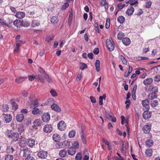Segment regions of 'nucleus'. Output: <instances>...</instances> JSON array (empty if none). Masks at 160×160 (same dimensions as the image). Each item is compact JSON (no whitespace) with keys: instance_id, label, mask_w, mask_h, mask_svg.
<instances>
[{"instance_id":"obj_50","label":"nucleus","mask_w":160,"mask_h":160,"mask_svg":"<svg viewBox=\"0 0 160 160\" xmlns=\"http://www.w3.org/2000/svg\"><path fill=\"white\" fill-rule=\"evenodd\" d=\"M152 93H154L156 95L158 92V88L157 87H153L152 89Z\"/></svg>"},{"instance_id":"obj_18","label":"nucleus","mask_w":160,"mask_h":160,"mask_svg":"<svg viewBox=\"0 0 160 160\" xmlns=\"http://www.w3.org/2000/svg\"><path fill=\"white\" fill-rule=\"evenodd\" d=\"M22 151V152L23 157L27 158L30 156V151L28 150V148H26L23 149Z\"/></svg>"},{"instance_id":"obj_9","label":"nucleus","mask_w":160,"mask_h":160,"mask_svg":"<svg viewBox=\"0 0 160 160\" xmlns=\"http://www.w3.org/2000/svg\"><path fill=\"white\" fill-rule=\"evenodd\" d=\"M42 119L44 122H48L50 120V117L48 113H45L42 116Z\"/></svg>"},{"instance_id":"obj_56","label":"nucleus","mask_w":160,"mask_h":160,"mask_svg":"<svg viewBox=\"0 0 160 160\" xmlns=\"http://www.w3.org/2000/svg\"><path fill=\"white\" fill-rule=\"evenodd\" d=\"M30 25V23L28 22H22V26L24 27H28Z\"/></svg>"},{"instance_id":"obj_46","label":"nucleus","mask_w":160,"mask_h":160,"mask_svg":"<svg viewBox=\"0 0 160 160\" xmlns=\"http://www.w3.org/2000/svg\"><path fill=\"white\" fill-rule=\"evenodd\" d=\"M5 160H13V156L10 154H7L5 156Z\"/></svg>"},{"instance_id":"obj_6","label":"nucleus","mask_w":160,"mask_h":160,"mask_svg":"<svg viewBox=\"0 0 160 160\" xmlns=\"http://www.w3.org/2000/svg\"><path fill=\"white\" fill-rule=\"evenodd\" d=\"M47 152L43 150L40 151L37 154L38 157L42 159L46 158L47 157Z\"/></svg>"},{"instance_id":"obj_64","label":"nucleus","mask_w":160,"mask_h":160,"mask_svg":"<svg viewBox=\"0 0 160 160\" xmlns=\"http://www.w3.org/2000/svg\"><path fill=\"white\" fill-rule=\"evenodd\" d=\"M9 109L8 107V105L5 104L3 106L2 109L4 111L6 112Z\"/></svg>"},{"instance_id":"obj_4","label":"nucleus","mask_w":160,"mask_h":160,"mask_svg":"<svg viewBox=\"0 0 160 160\" xmlns=\"http://www.w3.org/2000/svg\"><path fill=\"white\" fill-rule=\"evenodd\" d=\"M66 124L63 121H61L58 124L57 127L58 129L61 131L65 130L66 128Z\"/></svg>"},{"instance_id":"obj_16","label":"nucleus","mask_w":160,"mask_h":160,"mask_svg":"<svg viewBox=\"0 0 160 160\" xmlns=\"http://www.w3.org/2000/svg\"><path fill=\"white\" fill-rule=\"evenodd\" d=\"M122 43L126 46L129 45L131 43V41L129 38L127 37L123 38L122 40Z\"/></svg>"},{"instance_id":"obj_42","label":"nucleus","mask_w":160,"mask_h":160,"mask_svg":"<svg viewBox=\"0 0 160 160\" xmlns=\"http://www.w3.org/2000/svg\"><path fill=\"white\" fill-rule=\"evenodd\" d=\"M157 95L153 93H151L150 94L148 95V98L150 99H153L155 98H157Z\"/></svg>"},{"instance_id":"obj_47","label":"nucleus","mask_w":160,"mask_h":160,"mask_svg":"<svg viewBox=\"0 0 160 160\" xmlns=\"http://www.w3.org/2000/svg\"><path fill=\"white\" fill-rule=\"evenodd\" d=\"M158 102L157 100H153L151 102V105L153 107H156L158 104Z\"/></svg>"},{"instance_id":"obj_1","label":"nucleus","mask_w":160,"mask_h":160,"mask_svg":"<svg viewBox=\"0 0 160 160\" xmlns=\"http://www.w3.org/2000/svg\"><path fill=\"white\" fill-rule=\"evenodd\" d=\"M6 135L8 138L11 139V141L13 142L17 141L19 138L18 133L12 130H8L6 132Z\"/></svg>"},{"instance_id":"obj_19","label":"nucleus","mask_w":160,"mask_h":160,"mask_svg":"<svg viewBox=\"0 0 160 160\" xmlns=\"http://www.w3.org/2000/svg\"><path fill=\"white\" fill-rule=\"evenodd\" d=\"M143 131L144 133H148L151 129V127L148 125H145L143 128Z\"/></svg>"},{"instance_id":"obj_62","label":"nucleus","mask_w":160,"mask_h":160,"mask_svg":"<svg viewBox=\"0 0 160 160\" xmlns=\"http://www.w3.org/2000/svg\"><path fill=\"white\" fill-rule=\"evenodd\" d=\"M72 146H74V148H78L79 147V143L77 141H75L74 142V143L72 144Z\"/></svg>"},{"instance_id":"obj_53","label":"nucleus","mask_w":160,"mask_h":160,"mask_svg":"<svg viewBox=\"0 0 160 160\" xmlns=\"http://www.w3.org/2000/svg\"><path fill=\"white\" fill-rule=\"evenodd\" d=\"M154 80L156 82H159L160 81V75H156L154 77Z\"/></svg>"},{"instance_id":"obj_14","label":"nucleus","mask_w":160,"mask_h":160,"mask_svg":"<svg viewBox=\"0 0 160 160\" xmlns=\"http://www.w3.org/2000/svg\"><path fill=\"white\" fill-rule=\"evenodd\" d=\"M67 151L68 154L73 155L76 153V150L74 147H71Z\"/></svg>"},{"instance_id":"obj_24","label":"nucleus","mask_w":160,"mask_h":160,"mask_svg":"<svg viewBox=\"0 0 160 160\" xmlns=\"http://www.w3.org/2000/svg\"><path fill=\"white\" fill-rule=\"evenodd\" d=\"M22 21L19 19H17L13 22V25L17 28L22 26Z\"/></svg>"},{"instance_id":"obj_15","label":"nucleus","mask_w":160,"mask_h":160,"mask_svg":"<svg viewBox=\"0 0 160 160\" xmlns=\"http://www.w3.org/2000/svg\"><path fill=\"white\" fill-rule=\"evenodd\" d=\"M33 127H35L36 129L38 127H40L41 125V121L40 119H37L35 120L33 122Z\"/></svg>"},{"instance_id":"obj_7","label":"nucleus","mask_w":160,"mask_h":160,"mask_svg":"<svg viewBox=\"0 0 160 160\" xmlns=\"http://www.w3.org/2000/svg\"><path fill=\"white\" fill-rule=\"evenodd\" d=\"M3 119L6 123L10 122L12 119V117L11 114H3Z\"/></svg>"},{"instance_id":"obj_22","label":"nucleus","mask_w":160,"mask_h":160,"mask_svg":"<svg viewBox=\"0 0 160 160\" xmlns=\"http://www.w3.org/2000/svg\"><path fill=\"white\" fill-rule=\"evenodd\" d=\"M28 145L30 147H32L35 144V140L34 139L30 138L27 142Z\"/></svg>"},{"instance_id":"obj_58","label":"nucleus","mask_w":160,"mask_h":160,"mask_svg":"<svg viewBox=\"0 0 160 160\" xmlns=\"http://www.w3.org/2000/svg\"><path fill=\"white\" fill-rule=\"evenodd\" d=\"M28 91L23 90L22 91V95L24 98L27 97L28 96Z\"/></svg>"},{"instance_id":"obj_59","label":"nucleus","mask_w":160,"mask_h":160,"mask_svg":"<svg viewBox=\"0 0 160 160\" xmlns=\"http://www.w3.org/2000/svg\"><path fill=\"white\" fill-rule=\"evenodd\" d=\"M0 23H1L2 25H4L5 26L9 27L10 26L8 24L5 23L2 19L0 18Z\"/></svg>"},{"instance_id":"obj_17","label":"nucleus","mask_w":160,"mask_h":160,"mask_svg":"<svg viewBox=\"0 0 160 160\" xmlns=\"http://www.w3.org/2000/svg\"><path fill=\"white\" fill-rule=\"evenodd\" d=\"M67 151L65 149H63L60 150L59 154L60 157H65L67 156Z\"/></svg>"},{"instance_id":"obj_31","label":"nucleus","mask_w":160,"mask_h":160,"mask_svg":"<svg viewBox=\"0 0 160 160\" xmlns=\"http://www.w3.org/2000/svg\"><path fill=\"white\" fill-rule=\"evenodd\" d=\"M95 66L96 71L98 72L100 70V61L99 60H96L95 63Z\"/></svg>"},{"instance_id":"obj_20","label":"nucleus","mask_w":160,"mask_h":160,"mask_svg":"<svg viewBox=\"0 0 160 160\" xmlns=\"http://www.w3.org/2000/svg\"><path fill=\"white\" fill-rule=\"evenodd\" d=\"M153 82L152 78H147L144 80L143 83L145 86H148L150 84Z\"/></svg>"},{"instance_id":"obj_48","label":"nucleus","mask_w":160,"mask_h":160,"mask_svg":"<svg viewBox=\"0 0 160 160\" xmlns=\"http://www.w3.org/2000/svg\"><path fill=\"white\" fill-rule=\"evenodd\" d=\"M62 144L65 147H69L70 146V142L68 140H65L63 142Z\"/></svg>"},{"instance_id":"obj_23","label":"nucleus","mask_w":160,"mask_h":160,"mask_svg":"<svg viewBox=\"0 0 160 160\" xmlns=\"http://www.w3.org/2000/svg\"><path fill=\"white\" fill-rule=\"evenodd\" d=\"M16 118L17 121L21 122L24 119V116L23 114L21 113L17 115Z\"/></svg>"},{"instance_id":"obj_44","label":"nucleus","mask_w":160,"mask_h":160,"mask_svg":"<svg viewBox=\"0 0 160 160\" xmlns=\"http://www.w3.org/2000/svg\"><path fill=\"white\" fill-rule=\"evenodd\" d=\"M76 134V132L75 130H72L70 131L68 134V136L70 138L74 137Z\"/></svg>"},{"instance_id":"obj_25","label":"nucleus","mask_w":160,"mask_h":160,"mask_svg":"<svg viewBox=\"0 0 160 160\" xmlns=\"http://www.w3.org/2000/svg\"><path fill=\"white\" fill-rule=\"evenodd\" d=\"M15 150V149H14L13 146L12 145L7 146L6 149V152L8 153H12Z\"/></svg>"},{"instance_id":"obj_13","label":"nucleus","mask_w":160,"mask_h":160,"mask_svg":"<svg viewBox=\"0 0 160 160\" xmlns=\"http://www.w3.org/2000/svg\"><path fill=\"white\" fill-rule=\"evenodd\" d=\"M25 16V13L23 12H16L15 16L18 18L21 19L24 18Z\"/></svg>"},{"instance_id":"obj_30","label":"nucleus","mask_w":160,"mask_h":160,"mask_svg":"<svg viewBox=\"0 0 160 160\" xmlns=\"http://www.w3.org/2000/svg\"><path fill=\"white\" fill-rule=\"evenodd\" d=\"M106 95L105 94L103 95L102 96H100L99 97V104L100 105H102L103 104V99L105 100L106 98Z\"/></svg>"},{"instance_id":"obj_43","label":"nucleus","mask_w":160,"mask_h":160,"mask_svg":"<svg viewBox=\"0 0 160 160\" xmlns=\"http://www.w3.org/2000/svg\"><path fill=\"white\" fill-rule=\"evenodd\" d=\"M39 110L37 107L33 108L32 110V113L34 115H37L39 113Z\"/></svg>"},{"instance_id":"obj_29","label":"nucleus","mask_w":160,"mask_h":160,"mask_svg":"<svg viewBox=\"0 0 160 160\" xmlns=\"http://www.w3.org/2000/svg\"><path fill=\"white\" fill-rule=\"evenodd\" d=\"M18 131L21 134L24 132V129L23 126L22 124H19L18 126Z\"/></svg>"},{"instance_id":"obj_12","label":"nucleus","mask_w":160,"mask_h":160,"mask_svg":"<svg viewBox=\"0 0 160 160\" xmlns=\"http://www.w3.org/2000/svg\"><path fill=\"white\" fill-rule=\"evenodd\" d=\"M52 110L58 112H60L61 111V109L59 106L55 103H53L51 106Z\"/></svg>"},{"instance_id":"obj_10","label":"nucleus","mask_w":160,"mask_h":160,"mask_svg":"<svg viewBox=\"0 0 160 160\" xmlns=\"http://www.w3.org/2000/svg\"><path fill=\"white\" fill-rule=\"evenodd\" d=\"M151 115L152 113L148 111H146V109L142 114L143 118L145 120L149 119L151 117Z\"/></svg>"},{"instance_id":"obj_40","label":"nucleus","mask_w":160,"mask_h":160,"mask_svg":"<svg viewBox=\"0 0 160 160\" xmlns=\"http://www.w3.org/2000/svg\"><path fill=\"white\" fill-rule=\"evenodd\" d=\"M132 71V67L129 66V69L128 72H126L124 75V77H127L129 76V74H130Z\"/></svg>"},{"instance_id":"obj_2","label":"nucleus","mask_w":160,"mask_h":160,"mask_svg":"<svg viewBox=\"0 0 160 160\" xmlns=\"http://www.w3.org/2000/svg\"><path fill=\"white\" fill-rule=\"evenodd\" d=\"M106 45L108 49L110 51H112L114 48V43L112 42L110 39H108L106 40Z\"/></svg>"},{"instance_id":"obj_3","label":"nucleus","mask_w":160,"mask_h":160,"mask_svg":"<svg viewBox=\"0 0 160 160\" xmlns=\"http://www.w3.org/2000/svg\"><path fill=\"white\" fill-rule=\"evenodd\" d=\"M105 117L111 120L112 122H115L116 121V117L113 116L112 113H110L108 111L106 112Z\"/></svg>"},{"instance_id":"obj_55","label":"nucleus","mask_w":160,"mask_h":160,"mask_svg":"<svg viewBox=\"0 0 160 160\" xmlns=\"http://www.w3.org/2000/svg\"><path fill=\"white\" fill-rule=\"evenodd\" d=\"M28 77L29 81H32L35 78H36V75H34V74L29 75Z\"/></svg>"},{"instance_id":"obj_63","label":"nucleus","mask_w":160,"mask_h":160,"mask_svg":"<svg viewBox=\"0 0 160 160\" xmlns=\"http://www.w3.org/2000/svg\"><path fill=\"white\" fill-rule=\"evenodd\" d=\"M32 105L35 107H37L38 106V99H36L33 103H32Z\"/></svg>"},{"instance_id":"obj_45","label":"nucleus","mask_w":160,"mask_h":160,"mask_svg":"<svg viewBox=\"0 0 160 160\" xmlns=\"http://www.w3.org/2000/svg\"><path fill=\"white\" fill-rule=\"evenodd\" d=\"M79 68L80 69L83 70L87 68V65L84 63H81Z\"/></svg>"},{"instance_id":"obj_8","label":"nucleus","mask_w":160,"mask_h":160,"mask_svg":"<svg viewBox=\"0 0 160 160\" xmlns=\"http://www.w3.org/2000/svg\"><path fill=\"white\" fill-rule=\"evenodd\" d=\"M43 130L44 132L49 133L52 130V126L51 124H47L44 126Z\"/></svg>"},{"instance_id":"obj_35","label":"nucleus","mask_w":160,"mask_h":160,"mask_svg":"<svg viewBox=\"0 0 160 160\" xmlns=\"http://www.w3.org/2000/svg\"><path fill=\"white\" fill-rule=\"evenodd\" d=\"M117 20L121 24L125 22V18L122 16H120L118 18Z\"/></svg>"},{"instance_id":"obj_33","label":"nucleus","mask_w":160,"mask_h":160,"mask_svg":"<svg viewBox=\"0 0 160 160\" xmlns=\"http://www.w3.org/2000/svg\"><path fill=\"white\" fill-rule=\"evenodd\" d=\"M125 35L124 33L122 32H119L117 35V38L118 40H121L124 38Z\"/></svg>"},{"instance_id":"obj_21","label":"nucleus","mask_w":160,"mask_h":160,"mask_svg":"<svg viewBox=\"0 0 160 160\" xmlns=\"http://www.w3.org/2000/svg\"><path fill=\"white\" fill-rule=\"evenodd\" d=\"M134 9L132 6L130 7L126 11V13L128 16H131L133 14Z\"/></svg>"},{"instance_id":"obj_37","label":"nucleus","mask_w":160,"mask_h":160,"mask_svg":"<svg viewBox=\"0 0 160 160\" xmlns=\"http://www.w3.org/2000/svg\"><path fill=\"white\" fill-rule=\"evenodd\" d=\"M145 153L147 156L150 157L152 155V150L150 149H147Z\"/></svg>"},{"instance_id":"obj_36","label":"nucleus","mask_w":160,"mask_h":160,"mask_svg":"<svg viewBox=\"0 0 160 160\" xmlns=\"http://www.w3.org/2000/svg\"><path fill=\"white\" fill-rule=\"evenodd\" d=\"M58 20L56 16H53L51 19V22L54 24H56L58 22Z\"/></svg>"},{"instance_id":"obj_39","label":"nucleus","mask_w":160,"mask_h":160,"mask_svg":"<svg viewBox=\"0 0 160 160\" xmlns=\"http://www.w3.org/2000/svg\"><path fill=\"white\" fill-rule=\"evenodd\" d=\"M44 77L45 79L49 83H52V80L51 78L49 77L47 73H46L44 75Z\"/></svg>"},{"instance_id":"obj_52","label":"nucleus","mask_w":160,"mask_h":160,"mask_svg":"<svg viewBox=\"0 0 160 160\" xmlns=\"http://www.w3.org/2000/svg\"><path fill=\"white\" fill-rule=\"evenodd\" d=\"M12 107L13 109L16 110L18 108V106L16 102H13L12 103Z\"/></svg>"},{"instance_id":"obj_54","label":"nucleus","mask_w":160,"mask_h":160,"mask_svg":"<svg viewBox=\"0 0 160 160\" xmlns=\"http://www.w3.org/2000/svg\"><path fill=\"white\" fill-rule=\"evenodd\" d=\"M146 144L148 147H149L152 146L153 142L152 140H148L146 142Z\"/></svg>"},{"instance_id":"obj_27","label":"nucleus","mask_w":160,"mask_h":160,"mask_svg":"<svg viewBox=\"0 0 160 160\" xmlns=\"http://www.w3.org/2000/svg\"><path fill=\"white\" fill-rule=\"evenodd\" d=\"M122 144L120 150L122 153H125L126 151V143L124 141L122 142Z\"/></svg>"},{"instance_id":"obj_60","label":"nucleus","mask_w":160,"mask_h":160,"mask_svg":"<svg viewBox=\"0 0 160 160\" xmlns=\"http://www.w3.org/2000/svg\"><path fill=\"white\" fill-rule=\"evenodd\" d=\"M38 71L41 74H43L44 75H45V74H46V73H47L45 72V71L41 67H40L39 68Z\"/></svg>"},{"instance_id":"obj_26","label":"nucleus","mask_w":160,"mask_h":160,"mask_svg":"<svg viewBox=\"0 0 160 160\" xmlns=\"http://www.w3.org/2000/svg\"><path fill=\"white\" fill-rule=\"evenodd\" d=\"M27 78V77H20L18 78H16L15 80V82L17 83H21L22 82L25 80Z\"/></svg>"},{"instance_id":"obj_32","label":"nucleus","mask_w":160,"mask_h":160,"mask_svg":"<svg viewBox=\"0 0 160 160\" xmlns=\"http://www.w3.org/2000/svg\"><path fill=\"white\" fill-rule=\"evenodd\" d=\"M36 79H38V82H41L43 83L45 82V80L42 76L40 74L36 75Z\"/></svg>"},{"instance_id":"obj_61","label":"nucleus","mask_w":160,"mask_h":160,"mask_svg":"<svg viewBox=\"0 0 160 160\" xmlns=\"http://www.w3.org/2000/svg\"><path fill=\"white\" fill-rule=\"evenodd\" d=\"M125 5L124 4H122L121 3L118 4L117 7L119 10H121L125 6Z\"/></svg>"},{"instance_id":"obj_11","label":"nucleus","mask_w":160,"mask_h":160,"mask_svg":"<svg viewBox=\"0 0 160 160\" xmlns=\"http://www.w3.org/2000/svg\"><path fill=\"white\" fill-rule=\"evenodd\" d=\"M80 137L82 142L84 144H86L87 142L86 136L85 135L84 131L83 129H82L80 133Z\"/></svg>"},{"instance_id":"obj_57","label":"nucleus","mask_w":160,"mask_h":160,"mask_svg":"<svg viewBox=\"0 0 160 160\" xmlns=\"http://www.w3.org/2000/svg\"><path fill=\"white\" fill-rule=\"evenodd\" d=\"M50 92L51 93L52 96L53 97H55L57 96V92L54 90L51 89Z\"/></svg>"},{"instance_id":"obj_51","label":"nucleus","mask_w":160,"mask_h":160,"mask_svg":"<svg viewBox=\"0 0 160 160\" xmlns=\"http://www.w3.org/2000/svg\"><path fill=\"white\" fill-rule=\"evenodd\" d=\"M110 19L109 18H107L106 20V23L105 25V28L107 29H108L110 27Z\"/></svg>"},{"instance_id":"obj_49","label":"nucleus","mask_w":160,"mask_h":160,"mask_svg":"<svg viewBox=\"0 0 160 160\" xmlns=\"http://www.w3.org/2000/svg\"><path fill=\"white\" fill-rule=\"evenodd\" d=\"M82 155L80 152L77 153L75 157L76 160H82Z\"/></svg>"},{"instance_id":"obj_34","label":"nucleus","mask_w":160,"mask_h":160,"mask_svg":"<svg viewBox=\"0 0 160 160\" xmlns=\"http://www.w3.org/2000/svg\"><path fill=\"white\" fill-rule=\"evenodd\" d=\"M130 3V5L131 6L138 4V0H129L127 2V3Z\"/></svg>"},{"instance_id":"obj_5","label":"nucleus","mask_w":160,"mask_h":160,"mask_svg":"<svg viewBox=\"0 0 160 160\" xmlns=\"http://www.w3.org/2000/svg\"><path fill=\"white\" fill-rule=\"evenodd\" d=\"M149 100L148 99H146L142 101V106L145 108L146 111H148L149 109Z\"/></svg>"},{"instance_id":"obj_41","label":"nucleus","mask_w":160,"mask_h":160,"mask_svg":"<svg viewBox=\"0 0 160 160\" xmlns=\"http://www.w3.org/2000/svg\"><path fill=\"white\" fill-rule=\"evenodd\" d=\"M73 14L71 12L69 14L68 20V25L70 26L72 23V19Z\"/></svg>"},{"instance_id":"obj_28","label":"nucleus","mask_w":160,"mask_h":160,"mask_svg":"<svg viewBox=\"0 0 160 160\" xmlns=\"http://www.w3.org/2000/svg\"><path fill=\"white\" fill-rule=\"evenodd\" d=\"M52 138L53 140L56 142L59 141L61 139L60 136L57 133L54 134L53 135Z\"/></svg>"},{"instance_id":"obj_38","label":"nucleus","mask_w":160,"mask_h":160,"mask_svg":"<svg viewBox=\"0 0 160 160\" xmlns=\"http://www.w3.org/2000/svg\"><path fill=\"white\" fill-rule=\"evenodd\" d=\"M119 58L121 60L123 64L125 65H127V61L123 56L122 55H119Z\"/></svg>"}]
</instances>
